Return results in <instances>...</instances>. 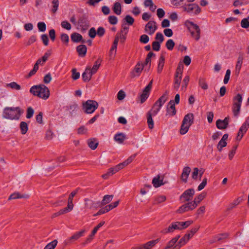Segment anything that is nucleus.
Instances as JSON below:
<instances>
[{
  "label": "nucleus",
  "mask_w": 249,
  "mask_h": 249,
  "mask_svg": "<svg viewBox=\"0 0 249 249\" xmlns=\"http://www.w3.org/2000/svg\"><path fill=\"white\" fill-rule=\"evenodd\" d=\"M23 110L19 107H6L4 108L3 117L9 120H18Z\"/></svg>",
  "instance_id": "obj_1"
},
{
  "label": "nucleus",
  "mask_w": 249,
  "mask_h": 249,
  "mask_svg": "<svg viewBox=\"0 0 249 249\" xmlns=\"http://www.w3.org/2000/svg\"><path fill=\"white\" fill-rule=\"evenodd\" d=\"M30 92L34 96L44 100L47 99L50 96L49 89L43 84L32 86L30 89Z\"/></svg>",
  "instance_id": "obj_2"
},
{
  "label": "nucleus",
  "mask_w": 249,
  "mask_h": 249,
  "mask_svg": "<svg viewBox=\"0 0 249 249\" xmlns=\"http://www.w3.org/2000/svg\"><path fill=\"white\" fill-rule=\"evenodd\" d=\"M192 223L191 221L185 222H175L172 223L167 228H165L161 231L163 234L173 232L176 230H181L186 228Z\"/></svg>",
  "instance_id": "obj_3"
},
{
  "label": "nucleus",
  "mask_w": 249,
  "mask_h": 249,
  "mask_svg": "<svg viewBox=\"0 0 249 249\" xmlns=\"http://www.w3.org/2000/svg\"><path fill=\"white\" fill-rule=\"evenodd\" d=\"M99 104L97 102L93 100H88L82 103V110L86 114H91L98 108Z\"/></svg>",
  "instance_id": "obj_4"
},
{
  "label": "nucleus",
  "mask_w": 249,
  "mask_h": 249,
  "mask_svg": "<svg viewBox=\"0 0 249 249\" xmlns=\"http://www.w3.org/2000/svg\"><path fill=\"white\" fill-rule=\"evenodd\" d=\"M242 100V95L240 93H238L233 98L232 111L235 117H237L240 113Z\"/></svg>",
  "instance_id": "obj_5"
},
{
  "label": "nucleus",
  "mask_w": 249,
  "mask_h": 249,
  "mask_svg": "<svg viewBox=\"0 0 249 249\" xmlns=\"http://www.w3.org/2000/svg\"><path fill=\"white\" fill-rule=\"evenodd\" d=\"M182 8L184 11L191 15H197L201 11V9L199 6L196 3L184 4L182 6Z\"/></svg>",
  "instance_id": "obj_6"
},
{
  "label": "nucleus",
  "mask_w": 249,
  "mask_h": 249,
  "mask_svg": "<svg viewBox=\"0 0 249 249\" xmlns=\"http://www.w3.org/2000/svg\"><path fill=\"white\" fill-rule=\"evenodd\" d=\"M190 26L189 29L191 34L196 40H198L200 37V29L199 26L193 22L188 21Z\"/></svg>",
  "instance_id": "obj_7"
},
{
  "label": "nucleus",
  "mask_w": 249,
  "mask_h": 249,
  "mask_svg": "<svg viewBox=\"0 0 249 249\" xmlns=\"http://www.w3.org/2000/svg\"><path fill=\"white\" fill-rule=\"evenodd\" d=\"M144 68V63L139 62L135 65L134 69L130 73L131 78L139 77L142 73Z\"/></svg>",
  "instance_id": "obj_8"
},
{
  "label": "nucleus",
  "mask_w": 249,
  "mask_h": 249,
  "mask_svg": "<svg viewBox=\"0 0 249 249\" xmlns=\"http://www.w3.org/2000/svg\"><path fill=\"white\" fill-rule=\"evenodd\" d=\"M195 193L194 189H188L185 190L180 196V199L182 200L183 202L189 201L192 199Z\"/></svg>",
  "instance_id": "obj_9"
},
{
  "label": "nucleus",
  "mask_w": 249,
  "mask_h": 249,
  "mask_svg": "<svg viewBox=\"0 0 249 249\" xmlns=\"http://www.w3.org/2000/svg\"><path fill=\"white\" fill-rule=\"evenodd\" d=\"M77 24L82 31L87 30L89 26V22L85 15H82L79 18Z\"/></svg>",
  "instance_id": "obj_10"
},
{
  "label": "nucleus",
  "mask_w": 249,
  "mask_h": 249,
  "mask_svg": "<svg viewBox=\"0 0 249 249\" xmlns=\"http://www.w3.org/2000/svg\"><path fill=\"white\" fill-rule=\"evenodd\" d=\"M249 128V117H248L239 129L237 136V140H241Z\"/></svg>",
  "instance_id": "obj_11"
},
{
  "label": "nucleus",
  "mask_w": 249,
  "mask_h": 249,
  "mask_svg": "<svg viewBox=\"0 0 249 249\" xmlns=\"http://www.w3.org/2000/svg\"><path fill=\"white\" fill-rule=\"evenodd\" d=\"M157 29L156 23L153 20L149 21L145 25V32L149 35H153Z\"/></svg>",
  "instance_id": "obj_12"
},
{
  "label": "nucleus",
  "mask_w": 249,
  "mask_h": 249,
  "mask_svg": "<svg viewBox=\"0 0 249 249\" xmlns=\"http://www.w3.org/2000/svg\"><path fill=\"white\" fill-rule=\"evenodd\" d=\"M176 114V109L175 103L173 100H171L168 103L167 106L166 115L170 116H174Z\"/></svg>",
  "instance_id": "obj_13"
},
{
  "label": "nucleus",
  "mask_w": 249,
  "mask_h": 249,
  "mask_svg": "<svg viewBox=\"0 0 249 249\" xmlns=\"http://www.w3.org/2000/svg\"><path fill=\"white\" fill-rule=\"evenodd\" d=\"M229 123V118L226 117L224 120L218 119L216 122V127L219 129H226Z\"/></svg>",
  "instance_id": "obj_14"
},
{
  "label": "nucleus",
  "mask_w": 249,
  "mask_h": 249,
  "mask_svg": "<svg viewBox=\"0 0 249 249\" xmlns=\"http://www.w3.org/2000/svg\"><path fill=\"white\" fill-rule=\"evenodd\" d=\"M128 32V27L125 25H122V30L118 33L116 35H119V39L121 42H124L126 39V35Z\"/></svg>",
  "instance_id": "obj_15"
},
{
  "label": "nucleus",
  "mask_w": 249,
  "mask_h": 249,
  "mask_svg": "<svg viewBox=\"0 0 249 249\" xmlns=\"http://www.w3.org/2000/svg\"><path fill=\"white\" fill-rule=\"evenodd\" d=\"M195 209V208L193 206L192 202H190L180 206L178 209V212L181 213L190 210H193Z\"/></svg>",
  "instance_id": "obj_16"
},
{
  "label": "nucleus",
  "mask_w": 249,
  "mask_h": 249,
  "mask_svg": "<svg viewBox=\"0 0 249 249\" xmlns=\"http://www.w3.org/2000/svg\"><path fill=\"white\" fill-rule=\"evenodd\" d=\"M160 239L151 240L142 244L140 249H152V248L159 242Z\"/></svg>",
  "instance_id": "obj_17"
},
{
  "label": "nucleus",
  "mask_w": 249,
  "mask_h": 249,
  "mask_svg": "<svg viewBox=\"0 0 249 249\" xmlns=\"http://www.w3.org/2000/svg\"><path fill=\"white\" fill-rule=\"evenodd\" d=\"M77 190H75L72 192L69 196L68 200V205L67 207H66L67 210H68L70 212H71L73 208V204L72 203L73 198L77 193Z\"/></svg>",
  "instance_id": "obj_18"
},
{
  "label": "nucleus",
  "mask_w": 249,
  "mask_h": 249,
  "mask_svg": "<svg viewBox=\"0 0 249 249\" xmlns=\"http://www.w3.org/2000/svg\"><path fill=\"white\" fill-rule=\"evenodd\" d=\"M179 235H178L174 238H172L170 241H169L164 249H173L174 248H177L178 249V245H175L177 242L179 238Z\"/></svg>",
  "instance_id": "obj_19"
},
{
  "label": "nucleus",
  "mask_w": 249,
  "mask_h": 249,
  "mask_svg": "<svg viewBox=\"0 0 249 249\" xmlns=\"http://www.w3.org/2000/svg\"><path fill=\"white\" fill-rule=\"evenodd\" d=\"M194 116L193 113H188L184 117L182 123L189 127L193 124Z\"/></svg>",
  "instance_id": "obj_20"
},
{
  "label": "nucleus",
  "mask_w": 249,
  "mask_h": 249,
  "mask_svg": "<svg viewBox=\"0 0 249 249\" xmlns=\"http://www.w3.org/2000/svg\"><path fill=\"white\" fill-rule=\"evenodd\" d=\"M119 40V35H116L115 38V39L113 41V45L111 47V50H110V59L112 58V57H114L116 53V48L118 45V41Z\"/></svg>",
  "instance_id": "obj_21"
},
{
  "label": "nucleus",
  "mask_w": 249,
  "mask_h": 249,
  "mask_svg": "<svg viewBox=\"0 0 249 249\" xmlns=\"http://www.w3.org/2000/svg\"><path fill=\"white\" fill-rule=\"evenodd\" d=\"M190 172L191 168L189 166H186L183 168L181 176V179L183 182L186 183L187 182L188 178Z\"/></svg>",
  "instance_id": "obj_22"
},
{
  "label": "nucleus",
  "mask_w": 249,
  "mask_h": 249,
  "mask_svg": "<svg viewBox=\"0 0 249 249\" xmlns=\"http://www.w3.org/2000/svg\"><path fill=\"white\" fill-rule=\"evenodd\" d=\"M90 72V67H88L86 68L85 71L82 73V79L85 82H89L91 79L92 75H93V74H91Z\"/></svg>",
  "instance_id": "obj_23"
},
{
  "label": "nucleus",
  "mask_w": 249,
  "mask_h": 249,
  "mask_svg": "<svg viewBox=\"0 0 249 249\" xmlns=\"http://www.w3.org/2000/svg\"><path fill=\"white\" fill-rule=\"evenodd\" d=\"M244 60V56L242 53H240L237 59V61L235 66V73L237 75H238L240 73L243 61Z\"/></svg>",
  "instance_id": "obj_24"
},
{
  "label": "nucleus",
  "mask_w": 249,
  "mask_h": 249,
  "mask_svg": "<svg viewBox=\"0 0 249 249\" xmlns=\"http://www.w3.org/2000/svg\"><path fill=\"white\" fill-rule=\"evenodd\" d=\"M163 177H160V175H157L154 177L152 180V184L155 188H158L164 184L163 182Z\"/></svg>",
  "instance_id": "obj_25"
},
{
  "label": "nucleus",
  "mask_w": 249,
  "mask_h": 249,
  "mask_svg": "<svg viewBox=\"0 0 249 249\" xmlns=\"http://www.w3.org/2000/svg\"><path fill=\"white\" fill-rule=\"evenodd\" d=\"M206 193L202 192L201 194L197 196L194 198V201H191L193 205V206L196 208L198 204L206 197Z\"/></svg>",
  "instance_id": "obj_26"
},
{
  "label": "nucleus",
  "mask_w": 249,
  "mask_h": 249,
  "mask_svg": "<svg viewBox=\"0 0 249 249\" xmlns=\"http://www.w3.org/2000/svg\"><path fill=\"white\" fill-rule=\"evenodd\" d=\"M71 39L73 42H80L83 43L86 42V41L83 39L82 36L77 33H73L71 35Z\"/></svg>",
  "instance_id": "obj_27"
},
{
  "label": "nucleus",
  "mask_w": 249,
  "mask_h": 249,
  "mask_svg": "<svg viewBox=\"0 0 249 249\" xmlns=\"http://www.w3.org/2000/svg\"><path fill=\"white\" fill-rule=\"evenodd\" d=\"M87 48L85 45H79L76 47V51L80 57H84L87 53Z\"/></svg>",
  "instance_id": "obj_28"
},
{
  "label": "nucleus",
  "mask_w": 249,
  "mask_h": 249,
  "mask_svg": "<svg viewBox=\"0 0 249 249\" xmlns=\"http://www.w3.org/2000/svg\"><path fill=\"white\" fill-rule=\"evenodd\" d=\"M169 91L166 90L163 95L156 102L161 107L164 104L168 99Z\"/></svg>",
  "instance_id": "obj_29"
},
{
  "label": "nucleus",
  "mask_w": 249,
  "mask_h": 249,
  "mask_svg": "<svg viewBox=\"0 0 249 249\" xmlns=\"http://www.w3.org/2000/svg\"><path fill=\"white\" fill-rule=\"evenodd\" d=\"M161 107H162L161 106L158 105V103L155 102L151 109L149 110L147 113H150V115L153 116H156L159 112Z\"/></svg>",
  "instance_id": "obj_30"
},
{
  "label": "nucleus",
  "mask_w": 249,
  "mask_h": 249,
  "mask_svg": "<svg viewBox=\"0 0 249 249\" xmlns=\"http://www.w3.org/2000/svg\"><path fill=\"white\" fill-rule=\"evenodd\" d=\"M87 143L89 147L92 150H95L98 145L97 140L95 138L89 139L87 141Z\"/></svg>",
  "instance_id": "obj_31"
},
{
  "label": "nucleus",
  "mask_w": 249,
  "mask_h": 249,
  "mask_svg": "<svg viewBox=\"0 0 249 249\" xmlns=\"http://www.w3.org/2000/svg\"><path fill=\"white\" fill-rule=\"evenodd\" d=\"M165 63V58L163 55H161L159 58L158 68H157V72L158 73H160L163 70V68L164 66Z\"/></svg>",
  "instance_id": "obj_32"
},
{
  "label": "nucleus",
  "mask_w": 249,
  "mask_h": 249,
  "mask_svg": "<svg viewBox=\"0 0 249 249\" xmlns=\"http://www.w3.org/2000/svg\"><path fill=\"white\" fill-rule=\"evenodd\" d=\"M112 10L117 15H120L122 12V7L121 3L119 2H116L113 5Z\"/></svg>",
  "instance_id": "obj_33"
},
{
  "label": "nucleus",
  "mask_w": 249,
  "mask_h": 249,
  "mask_svg": "<svg viewBox=\"0 0 249 249\" xmlns=\"http://www.w3.org/2000/svg\"><path fill=\"white\" fill-rule=\"evenodd\" d=\"M28 197H29V196L28 195H20L19 193L17 192V193H14L11 194L9 196L8 200H11L14 199L21 198H27Z\"/></svg>",
  "instance_id": "obj_34"
},
{
  "label": "nucleus",
  "mask_w": 249,
  "mask_h": 249,
  "mask_svg": "<svg viewBox=\"0 0 249 249\" xmlns=\"http://www.w3.org/2000/svg\"><path fill=\"white\" fill-rule=\"evenodd\" d=\"M125 139V135L122 133L116 134L114 137V140L119 143H122Z\"/></svg>",
  "instance_id": "obj_35"
},
{
  "label": "nucleus",
  "mask_w": 249,
  "mask_h": 249,
  "mask_svg": "<svg viewBox=\"0 0 249 249\" xmlns=\"http://www.w3.org/2000/svg\"><path fill=\"white\" fill-rule=\"evenodd\" d=\"M150 90L146 89H144L143 91H142V94L141 95V96H140V99H141V103H144L146 100L148 98V97H149V93H150Z\"/></svg>",
  "instance_id": "obj_36"
},
{
  "label": "nucleus",
  "mask_w": 249,
  "mask_h": 249,
  "mask_svg": "<svg viewBox=\"0 0 249 249\" xmlns=\"http://www.w3.org/2000/svg\"><path fill=\"white\" fill-rule=\"evenodd\" d=\"M101 60L100 59H98L94 63L92 69L90 68V72L91 74H95L98 69H99L100 65H101Z\"/></svg>",
  "instance_id": "obj_37"
},
{
  "label": "nucleus",
  "mask_w": 249,
  "mask_h": 249,
  "mask_svg": "<svg viewBox=\"0 0 249 249\" xmlns=\"http://www.w3.org/2000/svg\"><path fill=\"white\" fill-rule=\"evenodd\" d=\"M134 22V19L130 15H126L123 19V24L126 26V24L128 25H132Z\"/></svg>",
  "instance_id": "obj_38"
},
{
  "label": "nucleus",
  "mask_w": 249,
  "mask_h": 249,
  "mask_svg": "<svg viewBox=\"0 0 249 249\" xmlns=\"http://www.w3.org/2000/svg\"><path fill=\"white\" fill-rule=\"evenodd\" d=\"M85 231L83 230L80 231L75 233L72 236H71L69 240L70 241L72 240H77L80 237H82L83 235V234L84 233Z\"/></svg>",
  "instance_id": "obj_39"
},
{
  "label": "nucleus",
  "mask_w": 249,
  "mask_h": 249,
  "mask_svg": "<svg viewBox=\"0 0 249 249\" xmlns=\"http://www.w3.org/2000/svg\"><path fill=\"white\" fill-rule=\"evenodd\" d=\"M228 236L229 234L228 233H223L217 234L214 237V242L220 241L222 240L226 239Z\"/></svg>",
  "instance_id": "obj_40"
},
{
  "label": "nucleus",
  "mask_w": 249,
  "mask_h": 249,
  "mask_svg": "<svg viewBox=\"0 0 249 249\" xmlns=\"http://www.w3.org/2000/svg\"><path fill=\"white\" fill-rule=\"evenodd\" d=\"M166 197L164 196H159L155 197L153 201V204H158L166 200Z\"/></svg>",
  "instance_id": "obj_41"
},
{
  "label": "nucleus",
  "mask_w": 249,
  "mask_h": 249,
  "mask_svg": "<svg viewBox=\"0 0 249 249\" xmlns=\"http://www.w3.org/2000/svg\"><path fill=\"white\" fill-rule=\"evenodd\" d=\"M20 129L21 133L23 135L25 134L28 130V125L25 122H21L20 124Z\"/></svg>",
  "instance_id": "obj_42"
},
{
  "label": "nucleus",
  "mask_w": 249,
  "mask_h": 249,
  "mask_svg": "<svg viewBox=\"0 0 249 249\" xmlns=\"http://www.w3.org/2000/svg\"><path fill=\"white\" fill-rule=\"evenodd\" d=\"M199 86L203 89H208V85L206 80L204 78H200L198 81Z\"/></svg>",
  "instance_id": "obj_43"
},
{
  "label": "nucleus",
  "mask_w": 249,
  "mask_h": 249,
  "mask_svg": "<svg viewBox=\"0 0 249 249\" xmlns=\"http://www.w3.org/2000/svg\"><path fill=\"white\" fill-rule=\"evenodd\" d=\"M190 238L185 234L184 236L182 237L178 243V249L184 245L189 240Z\"/></svg>",
  "instance_id": "obj_44"
},
{
  "label": "nucleus",
  "mask_w": 249,
  "mask_h": 249,
  "mask_svg": "<svg viewBox=\"0 0 249 249\" xmlns=\"http://www.w3.org/2000/svg\"><path fill=\"white\" fill-rule=\"evenodd\" d=\"M136 156V154H134L130 157H129L126 160L124 161L123 162L120 163V165H122V168H123L124 166L127 165L129 163L132 162V161L134 160Z\"/></svg>",
  "instance_id": "obj_45"
},
{
  "label": "nucleus",
  "mask_w": 249,
  "mask_h": 249,
  "mask_svg": "<svg viewBox=\"0 0 249 249\" xmlns=\"http://www.w3.org/2000/svg\"><path fill=\"white\" fill-rule=\"evenodd\" d=\"M189 76L187 75L184 77L183 80V83L181 86V89L183 91H185L186 89L187 86L189 81Z\"/></svg>",
  "instance_id": "obj_46"
},
{
  "label": "nucleus",
  "mask_w": 249,
  "mask_h": 249,
  "mask_svg": "<svg viewBox=\"0 0 249 249\" xmlns=\"http://www.w3.org/2000/svg\"><path fill=\"white\" fill-rule=\"evenodd\" d=\"M6 87H10L12 89H16L18 90H20L21 89L20 86L15 82H13L7 84Z\"/></svg>",
  "instance_id": "obj_47"
},
{
  "label": "nucleus",
  "mask_w": 249,
  "mask_h": 249,
  "mask_svg": "<svg viewBox=\"0 0 249 249\" xmlns=\"http://www.w3.org/2000/svg\"><path fill=\"white\" fill-rule=\"evenodd\" d=\"M122 169V165L119 163L113 167L110 168V174L113 175Z\"/></svg>",
  "instance_id": "obj_48"
},
{
  "label": "nucleus",
  "mask_w": 249,
  "mask_h": 249,
  "mask_svg": "<svg viewBox=\"0 0 249 249\" xmlns=\"http://www.w3.org/2000/svg\"><path fill=\"white\" fill-rule=\"evenodd\" d=\"M189 127H190L189 126L182 122L180 129V133L181 135L185 134L188 131Z\"/></svg>",
  "instance_id": "obj_49"
},
{
  "label": "nucleus",
  "mask_w": 249,
  "mask_h": 249,
  "mask_svg": "<svg viewBox=\"0 0 249 249\" xmlns=\"http://www.w3.org/2000/svg\"><path fill=\"white\" fill-rule=\"evenodd\" d=\"M70 211H68V210H67V208H65L64 209H61L59 211L55 213H54L52 216V218H54L55 217H57V216H58L61 214H65V213H67L68 212H69Z\"/></svg>",
  "instance_id": "obj_50"
},
{
  "label": "nucleus",
  "mask_w": 249,
  "mask_h": 249,
  "mask_svg": "<svg viewBox=\"0 0 249 249\" xmlns=\"http://www.w3.org/2000/svg\"><path fill=\"white\" fill-rule=\"evenodd\" d=\"M152 115H150V113H147V124L148 125V127L150 129H152L154 127V122L152 118Z\"/></svg>",
  "instance_id": "obj_51"
},
{
  "label": "nucleus",
  "mask_w": 249,
  "mask_h": 249,
  "mask_svg": "<svg viewBox=\"0 0 249 249\" xmlns=\"http://www.w3.org/2000/svg\"><path fill=\"white\" fill-rule=\"evenodd\" d=\"M53 7L51 9V11L53 13H55L58 9L59 6V0H53L52 1Z\"/></svg>",
  "instance_id": "obj_52"
},
{
  "label": "nucleus",
  "mask_w": 249,
  "mask_h": 249,
  "mask_svg": "<svg viewBox=\"0 0 249 249\" xmlns=\"http://www.w3.org/2000/svg\"><path fill=\"white\" fill-rule=\"evenodd\" d=\"M57 244V240H54L52 242L48 244L44 249H54Z\"/></svg>",
  "instance_id": "obj_53"
},
{
  "label": "nucleus",
  "mask_w": 249,
  "mask_h": 249,
  "mask_svg": "<svg viewBox=\"0 0 249 249\" xmlns=\"http://www.w3.org/2000/svg\"><path fill=\"white\" fill-rule=\"evenodd\" d=\"M241 26L242 28L246 29L249 27V16L241 20Z\"/></svg>",
  "instance_id": "obj_54"
},
{
  "label": "nucleus",
  "mask_w": 249,
  "mask_h": 249,
  "mask_svg": "<svg viewBox=\"0 0 249 249\" xmlns=\"http://www.w3.org/2000/svg\"><path fill=\"white\" fill-rule=\"evenodd\" d=\"M175 46L174 41L171 39H168L166 43V47L169 50H172Z\"/></svg>",
  "instance_id": "obj_55"
},
{
  "label": "nucleus",
  "mask_w": 249,
  "mask_h": 249,
  "mask_svg": "<svg viewBox=\"0 0 249 249\" xmlns=\"http://www.w3.org/2000/svg\"><path fill=\"white\" fill-rule=\"evenodd\" d=\"M155 39L156 41L161 43L164 41V38L162 33L158 32L156 35Z\"/></svg>",
  "instance_id": "obj_56"
},
{
  "label": "nucleus",
  "mask_w": 249,
  "mask_h": 249,
  "mask_svg": "<svg viewBox=\"0 0 249 249\" xmlns=\"http://www.w3.org/2000/svg\"><path fill=\"white\" fill-rule=\"evenodd\" d=\"M61 25L62 28L70 30L71 28V24L67 20H64L61 22Z\"/></svg>",
  "instance_id": "obj_57"
},
{
  "label": "nucleus",
  "mask_w": 249,
  "mask_h": 249,
  "mask_svg": "<svg viewBox=\"0 0 249 249\" xmlns=\"http://www.w3.org/2000/svg\"><path fill=\"white\" fill-rule=\"evenodd\" d=\"M72 75L71 78L73 80H76L79 78L80 77V73L79 72L76 71V69H73L71 70Z\"/></svg>",
  "instance_id": "obj_58"
},
{
  "label": "nucleus",
  "mask_w": 249,
  "mask_h": 249,
  "mask_svg": "<svg viewBox=\"0 0 249 249\" xmlns=\"http://www.w3.org/2000/svg\"><path fill=\"white\" fill-rule=\"evenodd\" d=\"M182 77H175V81H174V88L176 89H178L181 82Z\"/></svg>",
  "instance_id": "obj_59"
},
{
  "label": "nucleus",
  "mask_w": 249,
  "mask_h": 249,
  "mask_svg": "<svg viewBox=\"0 0 249 249\" xmlns=\"http://www.w3.org/2000/svg\"><path fill=\"white\" fill-rule=\"evenodd\" d=\"M37 27L40 32H45L46 29V26L44 22H39L37 23Z\"/></svg>",
  "instance_id": "obj_60"
},
{
  "label": "nucleus",
  "mask_w": 249,
  "mask_h": 249,
  "mask_svg": "<svg viewBox=\"0 0 249 249\" xmlns=\"http://www.w3.org/2000/svg\"><path fill=\"white\" fill-rule=\"evenodd\" d=\"M34 113V110L32 107H28L27 109L26 118L27 119L31 118Z\"/></svg>",
  "instance_id": "obj_61"
},
{
  "label": "nucleus",
  "mask_w": 249,
  "mask_h": 249,
  "mask_svg": "<svg viewBox=\"0 0 249 249\" xmlns=\"http://www.w3.org/2000/svg\"><path fill=\"white\" fill-rule=\"evenodd\" d=\"M227 145V142L226 141H223L221 140L217 145V148L218 149L219 151H221L222 149V148L224 147H225Z\"/></svg>",
  "instance_id": "obj_62"
},
{
  "label": "nucleus",
  "mask_w": 249,
  "mask_h": 249,
  "mask_svg": "<svg viewBox=\"0 0 249 249\" xmlns=\"http://www.w3.org/2000/svg\"><path fill=\"white\" fill-rule=\"evenodd\" d=\"M199 229V227H195L192 229L189 233H186V234L190 238H192L195 233L197 232V231Z\"/></svg>",
  "instance_id": "obj_63"
},
{
  "label": "nucleus",
  "mask_w": 249,
  "mask_h": 249,
  "mask_svg": "<svg viewBox=\"0 0 249 249\" xmlns=\"http://www.w3.org/2000/svg\"><path fill=\"white\" fill-rule=\"evenodd\" d=\"M152 49L155 51H159L160 47V43L157 41H154L152 44Z\"/></svg>",
  "instance_id": "obj_64"
}]
</instances>
